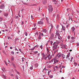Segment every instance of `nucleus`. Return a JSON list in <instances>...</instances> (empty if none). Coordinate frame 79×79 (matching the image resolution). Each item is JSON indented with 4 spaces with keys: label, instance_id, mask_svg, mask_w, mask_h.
Masks as SVG:
<instances>
[{
    "label": "nucleus",
    "instance_id": "1",
    "mask_svg": "<svg viewBox=\"0 0 79 79\" xmlns=\"http://www.w3.org/2000/svg\"><path fill=\"white\" fill-rule=\"evenodd\" d=\"M49 50H50V49H48V48H47V54L45 55V56H43V59H44L45 60H47V58L48 57L49 58V60H50V52H49Z\"/></svg>",
    "mask_w": 79,
    "mask_h": 79
},
{
    "label": "nucleus",
    "instance_id": "2",
    "mask_svg": "<svg viewBox=\"0 0 79 79\" xmlns=\"http://www.w3.org/2000/svg\"><path fill=\"white\" fill-rule=\"evenodd\" d=\"M60 43V40H58L57 41H56V42H54L53 43V50H55L57 48V46H58V44Z\"/></svg>",
    "mask_w": 79,
    "mask_h": 79
},
{
    "label": "nucleus",
    "instance_id": "3",
    "mask_svg": "<svg viewBox=\"0 0 79 79\" xmlns=\"http://www.w3.org/2000/svg\"><path fill=\"white\" fill-rule=\"evenodd\" d=\"M53 7H52V6L51 5H50L48 7V10H49V13H52V11H53Z\"/></svg>",
    "mask_w": 79,
    "mask_h": 79
},
{
    "label": "nucleus",
    "instance_id": "4",
    "mask_svg": "<svg viewBox=\"0 0 79 79\" xmlns=\"http://www.w3.org/2000/svg\"><path fill=\"white\" fill-rule=\"evenodd\" d=\"M58 61V60L56 59V58H55L54 59H52L51 60V62L53 64H55Z\"/></svg>",
    "mask_w": 79,
    "mask_h": 79
},
{
    "label": "nucleus",
    "instance_id": "5",
    "mask_svg": "<svg viewBox=\"0 0 79 79\" xmlns=\"http://www.w3.org/2000/svg\"><path fill=\"white\" fill-rule=\"evenodd\" d=\"M71 30L73 31V32H74V35H75V31H74V30L76 29V28H74V27H73L71 28Z\"/></svg>",
    "mask_w": 79,
    "mask_h": 79
},
{
    "label": "nucleus",
    "instance_id": "6",
    "mask_svg": "<svg viewBox=\"0 0 79 79\" xmlns=\"http://www.w3.org/2000/svg\"><path fill=\"white\" fill-rule=\"evenodd\" d=\"M5 8V5L2 4L0 5V9H4Z\"/></svg>",
    "mask_w": 79,
    "mask_h": 79
},
{
    "label": "nucleus",
    "instance_id": "7",
    "mask_svg": "<svg viewBox=\"0 0 79 79\" xmlns=\"http://www.w3.org/2000/svg\"><path fill=\"white\" fill-rule=\"evenodd\" d=\"M4 15L5 16H6V17H7V16H8V12L4 13Z\"/></svg>",
    "mask_w": 79,
    "mask_h": 79
},
{
    "label": "nucleus",
    "instance_id": "8",
    "mask_svg": "<svg viewBox=\"0 0 79 79\" xmlns=\"http://www.w3.org/2000/svg\"><path fill=\"white\" fill-rule=\"evenodd\" d=\"M38 24H44V22L42 21H40L38 22Z\"/></svg>",
    "mask_w": 79,
    "mask_h": 79
},
{
    "label": "nucleus",
    "instance_id": "9",
    "mask_svg": "<svg viewBox=\"0 0 79 79\" xmlns=\"http://www.w3.org/2000/svg\"><path fill=\"white\" fill-rule=\"evenodd\" d=\"M54 69L55 70H56V71H57V70L58 69V66H56L54 67Z\"/></svg>",
    "mask_w": 79,
    "mask_h": 79
},
{
    "label": "nucleus",
    "instance_id": "10",
    "mask_svg": "<svg viewBox=\"0 0 79 79\" xmlns=\"http://www.w3.org/2000/svg\"><path fill=\"white\" fill-rule=\"evenodd\" d=\"M61 57H62L63 59H64V58H65V55L63 54H61Z\"/></svg>",
    "mask_w": 79,
    "mask_h": 79
},
{
    "label": "nucleus",
    "instance_id": "11",
    "mask_svg": "<svg viewBox=\"0 0 79 79\" xmlns=\"http://www.w3.org/2000/svg\"><path fill=\"white\" fill-rule=\"evenodd\" d=\"M56 35H58V37H60V33H58V32L57 31V30H56Z\"/></svg>",
    "mask_w": 79,
    "mask_h": 79
},
{
    "label": "nucleus",
    "instance_id": "12",
    "mask_svg": "<svg viewBox=\"0 0 79 79\" xmlns=\"http://www.w3.org/2000/svg\"><path fill=\"white\" fill-rule=\"evenodd\" d=\"M56 57H57V58H60V57H61V54L57 55V56H56Z\"/></svg>",
    "mask_w": 79,
    "mask_h": 79
},
{
    "label": "nucleus",
    "instance_id": "13",
    "mask_svg": "<svg viewBox=\"0 0 79 79\" xmlns=\"http://www.w3.org/2000/svg\"><path fill=\"white\" fill-rule=\"evenodd\" d=\"M43 3L44 5H45L47 3V0H43Z\"/></svg>",
    "mask_w": 79,
    "mask_h": 79
},
{
    "label": "nucleus",
    "instance_id": "14",
    "mask_svg": "<svg viewBox=\"0 0 79 79\" xmlns=\"http://www.w3.org/2000/svg\"><path fill=\"white\" fill-rule=\"evenodd\" d=\"M42 31L43 32H45V33H46V32H47V30L45 29L43 30Z\"/></svg>",
    "mask_w": 79,
    "mask_h": 79
},
{
    "label": "nucleus",
    "instance_id": "15",
    "mask_svg": "<svg viewBox=\"0 0 79 79\" xmlns=\"http://www.w3.org/2000/svg\"><path fill=\"white\" fill-rule=\"evenodd\" d=\"M52 2H55V5H56V4L57 3V2H58L57 1H56L55 0H52Z\"/></svg>",
    "mask_w": 79,
    "mask_h": 79
},
{
    "label": "nucleus",
    "instance_id": "16",
    "mask_svg": "<svg viewBox=\"0 0 79 79\" xmlns=\"http://www.w3.org/2000/svg\"><path fill=\"white\" fill-rule=\"evenodd\" d=\"M43 71H46V73H48V71H49V70H47L46 69V68H45L43 70Z\"/></svg>",
    "mask_w": 79,
    "mask_h": 79
},
{
    "label": "nucleus",
    "instance_id": "17",
    "mask_svg": "<svg viewBox=\"0 0 79 79\" xmlns=\"http://www.w3.org/2000/svg\"><path fill=\"white\" fill-rule=\"evenodd\" d=\"M53 37H54V34H52L51 35L50 38H52V39H53Z\"/></svg>",
    "mask_w": 79,
    "mask_h": 79
},
{
    "label": "nucleus",
    "instance_id": "18",
    "mask_svg": "<svg viewBox=\"0 0 79 79\" xmlns=\"http://www.w3.org/2000/svg\"><path fill=\"white\" fill-rule=\"evenodd\" d=\"M71 39H72V40H74V39H76V37H71Z\"/></svg>",
    "mask_w": 79,
    "mask_h": 79
},
{
    "label": "nucleus",
    "instance_id": "19",
    "mask_svg": "<svg viewBox=\"0 0 79 79\" xmlns=\"http://www.w3.org/2000/svg\"><path fill=\"white\" fill-rule=\"evenodd\" d=\"M46 19L47 23L48 24V23H49L48 22V19L47 17H46Z\"/></svg>",
    "mask_w": 79,
    "mask_h": 79
},
{
    "label": "nucleus",
    "instance_id": "20",
    "mask_svg": "<svg viewBox=\"0 0 79 79\" xmlns=\"http://www.w3.org/2000/svg\"><path fill=\"white\" fill-rule=\"evenodd\" d=\"M22 60L23 62H24V60H26V59L24 58V57H22Z\"/></svg>",
    "mask_w": 79,
    "mask_h": 79
},
{
    "label": "nucleus",
    "instance_id": "21",
    "mask_svg": "<svg viewBox=\"0 0 79 79\" xmlns=\"http://www.w3.org/2000/svg\"><path fill=\"white\" fill-rule=\"evenodd\" d=\"M38 66H39V64H36L35 65V68H37L38 67Z\"/></svg>",
    "mask_w": 79,
    "mask_h": 79
},
{
    "label": "nucleus",
    "instance_id": "22",
    "mask_svg": "<svg viewBox=\"0 0 79 79\" xmlns=\"http://www.w3.org/2000/svg\"><path fill=\"white\" fill-rule=\"evenodd\" d=\"M11 61H13L14 60V57L12 56L11 57Z\"/></svg>",
    "mask_w": 79,
    "mask_h": 79
},
{
    "label": "nucleus",
    "instance_id": "23",
    "mask_svg": "<svg viewBox=\"0 0 79 79\" xmlns=\"http://www.w3.org/2000/svg\"><path fill=\"white\" fill-rule=\"evenodd\" d=\"M35 46L33 48L31 49V51H33V50H34L35 49Z\"/></svg>",
    "mask_w": 79,
    "mask_h": 79
},
{
    "label": "nucleus",
    "instance_id": "24",
    "mask_svg": "<svg viewBox=\"0 0 79 79\" xmlns=\"http://www.w3.org/2000/svg\"><path fill=\"white\" fill-rule=\"evenodd\" d=\"M62 30H63V31H65V27H62Z\"/></svg>",
    "mask_w": 79,
    "mask_h": 79
},
{
    "label": "nucleus",
    "instance_id": "25",
    "mask_svg": "<svg viewBox=\"0 0 79 79\" xmlns=\"http://www.w3.org/2000/svg\"><path fill=\"white\" fill-rule=\"evenodd\" d=\"M75 40H71L70 41V43H73V42H74Z\"/></svg>",
    "mask_w": 79,
    "mask_h": 79
},
{
    "label": "nucleus",
    "instance_id": "26",
    "mask_svg": "<svg viewBox=\"0 0 79 79\" xmlns=\"http://www.w3.org/2000/svg\"><path fill=\"white\" fill-rule=\"evenodd\" d=\"M30 69H31V70H32V69H33L32 65H31V66L30 67Z\"/></svg>",
    "mask_w": 79,
    "mask_h": 79
},
{
    "label": "nucleus",
    "instance_id": "27",
    "mask_svg": "<svg viewBox=\"0 0 79 79\" xmlns=\"http://www.w3.org/2000/svg\"><path fill=\"white\" fill-rule=\"evenodd\" d=\"M62 47H61V48H65V45H62Z\"/></svg>",
    "mask_w": 79,
    "mask_h": 79
},
{
    "label": "nucleus",
    "instance_id": "28",
    "mask_svg": "<svg viewBox=\"0 0 79 79\" xmlns=\"http://www.w3.org/2000/svg\"><path fill=\"white\" fill-rule=\"evenodd\" d=\"M69 54H68L67 55V57H66V58H69Z\"/></svg>",
    "mask_w": 79,
    "mask_h": 79
},
{
    "label": "nucleus",
    "instance_id": "29",
    "mask_svg": "<svg viewBox=\"0 0 79 79\" xmlns=\"http://www.w3.org/2000/svg\"><path fill=\"white\" fill-rule=\"evenodd\" d=\"M38 39L39 40L41 39V36L40 35H39Z\"/></svg>",
    "mask_w": 79,
    "mask_h": 79
},
{
    "label": "nucleus",
    "instance_id": "30",
    "mask_svg": "<svg viewBox=\"0 0 79 79\" xmlns=\"http://www.w3.org/2000/svg\"><path fill=\"white\" fill-rule=\"evenodd\" d=\"M69 57H67V58H66V61H69Z\"/></svg>",
    "mask_w": 79,
    "mask_h": 79
},
{
    "label": "nucleus",
    "instance_id": "31",
    "mask_svg": "<svg viewBox=\"0 0 79 79\" xmlns=\"http://www.w3.org/2000/svg\"><path fill=\"white\" fill-rule=\"evenodd\" d=\"M74 64L76 66H77V63L76 62H74Z\"/></svg>",
    "mask_w": 79,
    "mask_h": 79
},
{
    "label": "nucleus",
    "instance_id": "32",
    "mask_svg": "<svg viewBox=\"0 0 79 79\" xmlns=\"http://www.w3.org/2000/svg\"><path fill=\"white\" fill-rule=\"evenodd\" d=\"M59 27V25H57V26H56L57 29H58Z\"/></svg>",
    "mask_w": 79,
    "mask_h": 79
},
{
    "label": "nucleus",
    "instance_id": "33",
    "mask_svg": "<svg viewBox=\"0 0 79 79\" xmlns=\"http://www.w3.org/2000/svg\"><path fill=\"white\" fill-rule=\"evenodd\" d=\"M35 35H39V34L38 33V32H36L35 34Z\"/></svg>",
    "mask_w": 79,
    "mask_h": 79
},
{
    "label": "nucleus",
    "instance_id": "34",
    "mask_svg": "<svg viewBox=\"0 0 79 79\" xmlns=\"http://www.w3.org/2000/svg\"><path fill=\"white\" fill-rule=\"evenodd\" d=\"M2 76L3 77H4V78H5V79H6V76H5L4 75H2Z\"/></svg>",
    "mask_w": 79,
    "mask_h": 79
},
{
    "label": "nucleus",
    "instance_id": "35",
    "mask_svg": "<svg viewBox=\"0 0 79 79\" xmlns=\"http://www.w3.org/2000/svg\"><path fill=\"white\" fill-rule=\"evenodd\" d=\"M48 75L49 76V74H50V70H49V71H48Z\"/></svg>",
    "mask_w": 79,
    "mask_h": 79
},
{
    "label": "nucleus",
    "instance_id": "36",
    "mask_svg": "<svg viewBox=\"0 0 79 79\" xmlns=\"http://www.w3.org/2000/svg\"><path fill=\"white\" fill-rule=\"evenodd\" d=\"M25 34L26 36H27V32H25Z\"/></svg>",
    "mask_w": 79,
    "mask_h": 79
},
{
    "label": "nucleus",
    "instance_id": "37",
    "mask_svg": "<svg viewBox=\"0 0 79 79\" xmlns=\"http://www.w3.org/2000/svg\"><path fill=\"white\" fill-rule=\"evenodd\" d=\"M11 53L12 55H14V52L13 51L11 52Z\"/></svg>",
    "mask_w": 79,
    "mask_h": 79
},
{
    "label": "nucleus",
    "instance_id": "38",
    "mask_svg": "<svg viewBox=\"0 0 79 79\" xmlns=\"http://www.w3.org/2000/svg\"><path fill=\"white\" fill-rule=\"evenodd\" d=\"M72 60H73V57H72L71 58V60H70L71 62H72Z\"/></svg>",
    "mask_w": 79,
    "mask_h": 79
},
{
    "label": "nucleus",
    "instance_id": "39",
    "mask_svg": "<svg viewBox=\"0 0 79 79\" xmlns=\"http://www.w3.org/2000/svg\"><path fill=\"white\" fill-rule=\"evenodd\" d=\"M31 18L32 19H34V17H33V16L32 15H31Z\"/></svg>",
    "mask_w": 79,
    "mask_h": 79
},
{
    "label": "nucleus",
    "instance_id": "40",
    "mask_svg": "<svg viewBox=\"0 0 79 79\" xmlns=\"http://www.w3.org/2000/svg\"><path fill=\"white\" fill-rule=\"evenodd\" d=\"M58 67V68H61V65L58 66H57Z\"/></svg>",
    "mask_w": 79,
    "mask_h": 79
},
{
    "label": "nucleus",
    "instance_id": "41",
    "mask_svg": "<svg viewBox=\"0 0 79 79\" xmlns=\"http://www.w3.org/2000/svg\"><path fill=\"white\" fill-rule=\"evenodd\" d=\"M24 24V22L22 21V23H21V25H22H22H23V24Z\"/></svg>",
    "mask_w": 79,
    "mask_h": 79
},
{
    "label": "nucleus",
    "instance_id": "42",
    "mask_svg": "<svg viewBox=\"0 0 79 79\" xmlns=\"http://www.w3.org/2000/svg\"><path fill=\"white\" fill-rule=\"evenodd\" d=\"M70 38H71V37L70 36H68V39H69Z\"/></svg>",
    "mask_w": 79,
    "mask_h": 79
},
{
    "label": "nucleus",
    "instance_id": "43",
    "mask_svg": "<svg viewBox=\"0 0 79 79\" xmlns=\"http://www.w3.org/2000/svg\"><path fill=\"white\" fill-rule=\"evenodd\" d=\"M48 24V26H50L51 24H50V23H47Z\"/></svg>",
    "mask_w": 79,
    "mask_h": 79
},
{
    "label": "nucleus",
    "instance_id": "44",
    "mask_svg": "<svg viewBox=\"0 0 79 79\" xmlns=\"http://www.w3.org/2000/svg\"><path fill=\"white\" fill-rule=\"evenodd\" d=\"M51 43V45H52V44H53V41H51L50 42Z\"/></svg>",
    "mask_w": 79,
    "mask_h": 79
},
{
    "label": "nucleus",
    "instance_id": "45",
    "mask_svg": "<svg viewBox=\"0 0 79 79\" xmlns=\"http://www.w3.org/2000/svg\"><path fill=\"white\" fill-rule=\"evenodd\" d=\"M37 5V4H34L32 5V6H36Z\"/></svg>",
    "mask_w": 79,
    "mask_h": 79
},
{
    "label": "nucleus",
    "instance_id": "46",
    "mask_svg": "<svg viewBox=\"0 0 79 79\" xmlns=\"http://www.w3.org/2000/svg\"><path fill=\"white\" fill-rule=\"evenodd\" d=\"M49 77L50 78H52L53 77V76H52V75H50L49 76Z\"/></svg>",
    "mask_w": 79,
    "mask_h": 79
},
{
    "label": "nucleus",
    "instance_id": "47",
    "mask_svg": "<svg viewBox=\"0 0 79 79\" xmlns=\"http://www.w3.org/2000/svg\"><path fill=\"white\" fill-rule=\"evenodd\" d=\"M4 62H5L6 64L7 65V66H8V64H7V63H6V61H4Z\"/></svg>",
    "mask_w": 79,
    "mask_h": 79
},
{
    "label": "nucleus",
    "instance_id": "48",
    "mask_svg": "<svg viewBox=\"0 0 79 79\" xmlns=\"http://www.w3.org/2000/svg\"><path fill=\"white\" fill-rule=\"evenodd\" d=\"M36 28H37L36 27H35V28H33L32 30H35V29H36Z\"/></svg>",
    "mask_w": 79,
    "mask_h": 79
},
{
    "label": "nucleus",
    "instance_id": "49",
    "mask_svg": "<svg viewBox=\"0 0 79 79\" xmlns=\"http://www.w3.org/2000/svg\"><path fill=\"white\" fill-rule=\"evenodd\" d=\"M16 79H19V78H18V77L17 75L16 76Z\"/></svg>",
    "mask_w": 79,
    "mask_h": 79
},
{
    "label": "nucleus",
    "instance_id": "50",
    "mask_svg": "<svg viewBox=\"0 0 79 79\" xmlns=\"http://www.w3.org/2000/svg\"><path fill=\"white\" fill-rule=\"evenodd\" d=\"M14 67V68H16V66H15V64H13Z\"/></svg>",
    "mask_w": 79,
    "mask_h": 79
},
{
    "label": "nucleus",
    "instance_id": "51",
    "mask_svg": "<svg viewBox=\"0 0 79 79\" xmlns=\"http://www.w3.org/2000/svg\"><path fill=\"white\" fill-rule=\"evenodd\" d=\"M40 48H41V49H42V48H43L42 46L41 45V46H40Z\"/></svg>",
    "mask_w": 79,
    "mask_h": 79
},
{
    "label": "nucleus",
    "instance_id": "52",
    "mask_svg": "<svg viewBox=\"0 0 79 79\" xmlns=\"http://www.w3.org/2000/svg\"><path fill=\"white\" fill-rule=\"evenodd\" d=\"M23 4H24V5H27V4L24 2L23 3Z\"/></svg>",
    "mask_w": 79,
    "mask_h": 79
},
{
    "label": "nucleus",
    "instance_id": "53",
    "mask_svg": "<svg viewBox=\"0 0 79 79\" xmlns=\"http://www.w3.org/2000/svg\"><path fill=\"white\" fill-rule=\"evenodd\" d=\"M77 47H79V43H77Z\"/></svg>",
    "mask_w": 79,
    "mask_h": 79
},
{
    "label": "nucleus",
    "instance_id": "54",
    "mask_svg": "<svg viewBox=\"0 0 79 79\" xmlns=\"http://www.w3.org/2000/svg\"><path fill=\"white\" fill-rule=\"evenodd\" d=\"M69 27V25L68 24L67 26H66V27L67 28H68V27Z\"/></svg>",
    "mask_w": 79,
    "mask_h": 79
},
{
    "label": "nucleus",
    "instance_id": "55",
    "mask_svg": "<svg viewBox=\"0 0 79 79\" xmlns=\"http://www.w3.org/2000/svg\"><path fill=\"white\" fill-rule=\"evenodd\" d=\"M34 27H35L36 26V24L35 23L34 24Z\"/></svg>",
    "mask_w": 79,
    "mask_h": 79
},
{
    "label": "nucleus",
    "instance_id": "56",
    "mask_svg": "<svg viewBox=\"0 0 79 79\" xmlns=\"http://www.w3.org/2000/svg\"><path fill=\"white\" fill-rule=\"evenodd\" d=\"M15 51H18V49H17V48H15Z\"/></svg>",
    "mask_w": 79,
    "mask_h": 79
},
{
    "label": "nucleus",
    "instance_id": "57",
    "mask_svg": "<svg viewBox=\"0 0 79 79\" xmlns=\"http://www.w3.org/2000/svg\"><path fill=\"white\" fill-rule=\"evenodd\" d=\"M23 69H24V65L23 66Z\"/></svg>",
    "mask_w": 79,
    "mask_h": 79
},
{
    "label": "nucleus",
    "instance_id": "58",
    "mask_svg": "<svg viewBox=\"0 0 79 79\" xmlns=\"http://www.w3.org/2000/svg\"><path fill=\"white\" fill-rule=\"evenodd\" d=\"M34 52L35 53H37L38 52H37V51Z\"/></svg>",
    "mask_w": 79,
    "mask_h": 79
},
{
    "label": "nucleus",
    "instance_id": "59",
    "mask_svg": "<svg viewBox=\"0 0 79 79\" xmlns=\"http://www.w3.org/2000/svg\"><path fill=\"white\" fill-rule=\"evenodd\" d=\"M17 73L18 74H19V72L17 71Z\"/></svg>",
    "mask_w": 79,
    "mask_h": 79
},
{
    "label": "nucleus",
    "instance_id": "60",
    "mask_svg": "<svg viewBox=\"0 0 79 79\" xmlns=\"http://www.w3.org/2000/svg\"><path fill=\"white\" fill-rule=\"evenodd\" d=\"M41 35H44V34H43V33L41 34Z\"/></svg>",
    "mask_w": 79,
    "mask_h": 79
},
{
    "label": "nucleus",
    "instance_id": "61",
    "mask_svg": "<svg viewBox=\"0 0 79 79\" xmlns=\"http://www.w3.org/2000/svg\"><path fill=\"white\" fill-rule=\"evenodd\" d=\"M19 51H20V52H21V49H19Z\"/></svg>",
    "mask_w": 79,
    "mask_h": 79
},
{
    "label": "nucleus",
    "instance_id": "62",
    "mask_svg": "<svg viewBox=\"0 0 79 79\" xmlns=\"http://www.w3.org/2000/svg\"><path fill=\"white\" fill-rule=\"evenodd\" d=\"M10 49H12L13 48V47H10Z\"/></svg>",
    "mask_w": 79,
    "mask_h": 79
},
{
    "label": "nucleus",
    "instance_id": "63",
    "mask_svg": "<svg viewBox=\"0 0 79 79\" xmlns=\"http://www.w3.org/2000/svg\"><path fill=\"white\" fill-rule=\"evenodd\" d=\"M8 39H11V38H10V37H8Z\"/></svg>",
    "mask_w": 79,
    "mask_h": 79
},
{
    "label": "nucleus",
    "instance_id": "64",
    "mask_svg": "<svg viewBox=\"0 0 79 79\" xmlns=\"http://www.w3.org/2000/svg\"><path fill=\"white\" fill-rule=\"evenodd\" d=\"M3 69L5 70V71H6L5 70V68H3Z\"/></svg>",
    "mask_w": 79,
    "mask_h": 79
}]
</instances>
